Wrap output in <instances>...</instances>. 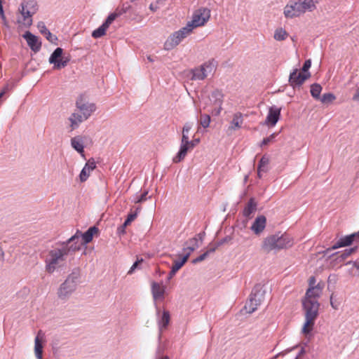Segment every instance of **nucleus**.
I'll use <instances>...</instances> for the list:
<instances>
[{
  "label": "nucleus",
  "instance_id": "20e7f679",
  "mask_svg": "<svg viewBox=\"0 0 359 359\" xmlns=\"http://www.w3.org/2000/svg\"><path fill=\"white\" fill-rule=\"evenodd\" d=\"M210 18V10L207 8H201L195 11L192 19L187 26L193 31L194 29L204 26Z\"/></svg>",
  "mask_w": 359,
  "mask_h": 359
},
{
  "label": "nucleus",
  "instance_id": "37998d69",
  "mask_svg": "<svg viewBox=\"0 0 359 359\" xmlns=\"http://www.w3.org/2000/svg\"><path fill=\"white\" fill-rule=\"evenodd\" d=\"M90 172H88V167L84 166L79 175V179L81 182H86L90 176Z\"/></svg>",
  "mask_w": 359,
  "mask_h": 359
},
{
  "label": "nucleus",
  "instance_id": "680f3d73",
  "mask_svg": "<svg viewBox=\"0 0 359 359\" xmlns=\"http://www.w3.org/2000/svg\"><path fill=\"white\" fill-rule=\"evenodd\" d=\"M353 100L359 102V88L356 90L355 93L353 95Z\"/></svg>",
  "mask_w": 359,
  "mask_h": 359
},
{
  "label": "nucleus",
  "instance_id": "9d476101",
  "mask_svg": "<svg viewBox=\"0 0 359 359\" xmlns=\"http://www.w3.org/2000/svg\"><path fill=\"white\" fill-rule=\"evenodd\" d=\"M209 100L213 107L211 110V114L218 116L222 110L224 94L219 90H215L212 92Z\"/></svg>",
  "mask_w": 359,
  "mask_h": 359
},
{
  "label": "nucleus",
  "instance_id": "f8f14e48",
  "mask_svg": "<svg viewBox=\"0 0 359 359\" xmlns=\"http://www.w3.org/2000/svg\"><path fill=\"white\" fill-rule=\"evenodd\" d=\"M76 107L79 111L85 116L86 118L90 116L91 114L95 111L96 107L93 103H89L86 97L81 95L76 101Z\"/></svg>",
  "mask_w": 359,
  "mask_h": 359
},
{
  "label": "nucleus",
  "instance_id": "bf43d9fd",
  "mask_svg": "<svg viewBox=\"0 0 359 359\" xmlns=\"http://www.w3.org/2000/svg\"><path fill=\"white\" fill-rule=\"evenodd\" d=\"M218 245H215L214 246H210L209 248V249L205 252H208V255L210 253L214 252L216 250V249L217 248Z\"/></svg>",
  "mask_w": 359,
  "mask_h": 359
},
{
  "label": "nucleus",
  "instance_id": "412c9836",
  "mask_svg": "<svg viewBox=\"0 0 359 359\" xmlns=\"http://www.w3.org/2000/svg\"><path fill=\"white\" fill-rule=\"evenodd\" d=\"M165 292V287L162 283L156 282L151 283V293L154 301H163Z\"/></svg>",
  "mask_w": 359,
  "mask_h": 359
},
{
  "label": "nucleus",
  "instance_id": "052dcab7",
  "mask_svg": "<svg viewBox=\"0 0 359 359\" xmlns=\"http://www.w3.org/2000/svg\"><path fill=\"white\" fill-rule=\"evenodd\" d=\"M0 15L1 17V18L3 20L5 19V15H4V8H3V6H2V1L0 0Z\"/></svg>",
  "mask_w": 359,
  "mask_h": 359
},
{
  "label": "nucleus",
  "instance_id": "c756f323",
  "mask_svg": "<svg viewBox=\"0 0 359 359\" xmlns=\"http://www.w3.org/2000/svg\"><path fill=\"white\" fill-rule=\"evenodd\" d=\"M257 203L253 198H250L243 209V214L245 217H250L255 212Z\"/></svg>",
  "mask_w": 359,
  "mask_h": 359
},
{
  "label": "nucleus",
  "instance_id": "7ed1b4c3",
  "mask_svg": "<svg viewBox=\"0 0 359 359\" xmlns=\"http://www.w3.org/2000/svg\"><path fill=\"white\" fill-rule=\"evenodd\" d=\"M324 284L318 283L316 286H311L306 290L305 297L302 300L303 308L307 309V306L311 307V306L316 305V311L319 310L320 304L318 302V298L320 297Z\"/></svg>",
  "mask_w": 359,
  "mask_h": 359
},
{
  "label": "nucleus",
  "instance_id": "69168bd1",
  "mask_svg": "<svg viewBox=\"0 0 359 359\" xmlns=\"http://www.w3.org/2000/svg\"><path fill=\"white\" fill-rule=\"evenodd\" d=\"M131 223V222L126 219V221L124 222L123 224V233L125 232V228L128 226Z\"/></svg>",
  "mask_w": 359,
  "mask_h": 359
},
{
  "label": "nucleus",
  "instance_id": "5701e85b",
  "mask_svg": "<svg viewBox=\"0 0 359 359\" xmlns=\"http://www.w3.org/2000/svg\"><path fill=\"white\" fill-rule=\"evenodd\" d=\"M280 116V108L276 106L270 107L266 118V123L274 126L278 121Z\"/></svg>",
  "mask_w": 359,
  "mask_h": 359
},
{
  "label": "nucleus",
  "instance_id": "1a4fd4ad",
  "mask_svg": "<svg viewBox=\"0 0 359 359\" xmlns=\"http://www.w3.org/2000/svg\"><path fill=\"white\" fill-rule=\"evenodd\" d=\"M215 69V65L212 61L205 62L199 67L195 68L191 70L193 80H203L209 73H211Z\"/></svg>",
  "mask_w": 359,
  "mask_h": 359
},
{
  "label": "nucleus",
  "instance_id": "864d4df0",
  "mask_svg": "<svg viewBox=\"0 0 359 359\" xmlns=\"http://www.w3.org/2000/svg\"><path fill=\"white\" fill-rule=\"evenodd\" d=\"M148 194V191H144V193H142L140 196V198H137L135 200V203H142L143 201H145L147 200V195Z\"/></svg>",
  "mask_w": 359,
  "mask_h": 359
},
{
  "label": "nucleus",
  "instance_id": "09e8293b",
  "mask_svg": "<svg viewBox=\"0 0 359 359\" xmlns=\"http://www.w3.org/2000/svg\"><path fill=\"white\" fill-rule=\"evenodd\" d=\"M37 27H38V29H39V32H40L42 34H43L44 36L46 35V32L49 31V30L46 28V25H45V24H44V22H39V23H38V25H37Z\"/></svg>",
  "mask_w": 359,
  "mask_h": 359
},
{
  "label": "nucleus",
  "instance_id": "e433bc0d",
  "mask_svg": "<svg viewBox=\"0 0 359 359\" xmlns=\"http://www.w3.org/2000/svg\"><path fill=\"white\" fill-rule=\"evenodd\" d=\"M288 36L287 32L283 28H278L275 31L274 39L277 41L285 40Z\"/></svg>",
  "mask_w": 359,
  "mask_h": 359
},
{
  "label": "nucleus",
  "instance_id": "c03bdc74",
  "mask_svg": "<svg viewBox=\"0 0 359 359\" xmlns=\"http://www.w3.org/2000/svg\"><path fill=\"white\" fill-rule=\"evenodd\" d=\"M277 133H273L270 136L264 138L262 142H261V147L266 146L274 141L275 137H276Z\"/></svg>",
  "mask_w": 359,
  "mask_h": 359
},
{
  "label": "nucleus",
  "instance_id": "f257e3e1",
  "mask_svg": "<svg viewBox=\"0 0 359 359\" xmlns=\"http://www.w3.org/2000/svg\"><path fill=\"white\" fill-rule=\"evenodd\" d=\"M294 244V238L290 233H278L265 237L261 244V250L265 254L273 251L278 252L292 248Z\"/></svg>",
  "mask_w": 359,
  "mask_h": 359
},
{
  "label": "nucleus",
  "instance_id": "79ce46f5",
  "mask_svg": "<svg viewBox=\"0 0 359 359\" xmlns=\"http://www.w3.org/2000/svg\"><path fill=\"white\" fill-rule=\"evenodd\" d=\"M131 7L130 6H125V5H123V6L120 8V9H117L116 11V12L113 13H111L110 15H115V19L116 18H118V16L127 13L128 11H130V9H131Z\"/></svg>",
  "mask_w": 359,
  "mask_h": 359
},
{
  "label": "nucleus",
  "instance_id": "f704fd0d",
  "mask_svg": "<svg viewBox=\"0 0 359 359\" xmlns=\"http://www.w3.org/2000/svg\"><path fill=\"white\" fill-rule=\"evenodd\" d=\"M322 91V87L318 83H314L311 86V94L313 98L316 100L320 99V95Z\"/></svg>",
  "mask_w": 359,
  "mask_h": 359
},
{
  "label": "nucleus",
  "instance_id": "dca6fc26",
  "mask_svg": "<svg viewBox=\"0 0 359 359\" xmlns=\"http://www.w3.org/2000/svg\"><path fill=\"white\" fill-rule=\"evenodd\" d=\"M358 241L359 231L356 233L339 238V241L331 248V249L335 250L339 248L348 246L351 245L353 242H358Z\"/></svg>",
  "mask_w": 359,
  "mask_h": 359
},
{
  "label": "nucleus",
  "instance_id": "ddd939ff",
  "mask_svg": "<svg viewBox=\"0 0 359 359\" xmlns=\"http://www.w3.org/2000/svg\"><path fill=\"white\" fill-rule=\"evenodd\" d=\"M303 14L301 1H291L284 8V15L287 18H294Z\"/></svg>",
  "mask_w": 359,
  "mask_h": 359
},
{
  "label": "nucleus",
  "instance_id": "aec40b11",
  "mask_svg": "<svg viewBox=\"0 0 359 359\" xmlns=\"http://www.w3.org/2000/svg\"><path fill=\"white\" fill-rule=\"evenodd\" d=\"M44 337V333L39 330L34 339V353L37 359H42Z\"/></svg>",
  "mask_w": 359,
  "mask_h": 359
},
{
  "label": "nucleus",
  "instance_id": "4c0bfd02",
  "mask_svg": "<svg viewBox=\"0 0 359 359\" xmlns=\"http://www.w3.org/2000/svg\"><path fill=\"white\" fill-rule=\"evenodd\" d=\"M191 128V126L189 123H186L182 129V142H189V132Z\"/></svg>",
  "mask_w": 359,
  "mask_h": 359
},
{
  "label": "nucleus",
  "instance_id": "a18cd8bd",
  "mask_svg": "<svg viewBox=\"0 0 359 359\" xmlns=\"http://www.w3.org/2000/svg\"><path fill=\"white\" fill-rule=\"evenodd\" d=\"M85 166L88 167V172H91L96 168L95 160L93 158L89 159Z\"/></svg>",
  "mask_w": 359,
  "mask_h": 359
},
{
  "label": "nucleus",
  "instance_id": "4be33fe9",
  "mask_svg": "<svg viewBox=\"0 0 359 359\" xmlns=\"http://www.w3.org/2000/svg\"><path fill=\"white\" fill-rule=\"evenodd\" d=\"M23 37L26 39L28 46L33 51L37 52L40 50L41 43L39 41L37 36L29 32H26L24 34Z\"/></svg>",
  "mask_w": 359,
  "mask_h": 359
},
{
  "label": "nucleus",
  "instance_id": "ea45409f",
  "mask_svg": "<svg viewBox=\"0 0 359 359\" xmlns=\"http://www.w3.org/2000/svg\"><path fill=\"white\" fill-rule=\"evenodd\" d=\"M210 116L208 114H201L199 122L202 127L206 128L209 127L210 123Z\"/></svg>",
  "mask_w": 359,
  "mask_h": 359
},
{
  "label": "nucleus",
  "instance_id": "0e129e2a",
  "mask_svg": "<svg viewBox=\"0 0 359 359\" xmlns=\"http://www.w3.org/2000/svg\"><path fill=\"white\" fill-rule=\"evenodd\" d=\"M131 223V222L126 219V221L124 222L123 224V233L125 232V228L128 226Z\"/></svg>",
  "mask_w": 359,
  "mask_h": 359
},
{
  "label": "nucleus",
  "instance_id": "2f4dec72",
  "mask_svg": "<svg viewBox=\"0 0 359 359\" xmlns=\"http://www.w3.org/2000/svg\"><path fill=\"white\" fill-rule=\"evenodd\" d=\"M170 316L169 311H163L162 317L161 320H159L158 321V325L161 330H162L163 329H165L167 327L170 323Z\"/></svg>",
  "mask_w": 359,
  "mask_h": 359
},
{
  "label": "nucleus",
  "instance_id": "b1692460",
  "mask_svg": "<svg viewBox=\"0 0 359 359\" xmlns=\"http://www.w3.org/2000/svg\"><path fill=\"white\" fill-rule=\"evenodd\" d=\"M243 123V114L241 112L235 113L228 128V132L236 131L240 129Z\"/></svg>",
  "mask_w": 359,
  "mask_h": 359
},
{
  "label": "nucleus",
  "instance_id": "f3484780",
  "mask_svg": "<svg viewBox=\"0 0 359 359\" xmlns=\"http://www.w3.org/2000/svg\"><path fill=\"white\" fill-rule=\"evenodd\" d=\"M266 226V217L264 215H259L255 218L254 222L252 223L250 227V229L255 235L259 236L264 231Z\"/></svg>",
  "mask_w": 359,
  "mask_h": 359
},
{
  "label": "nucleus",
  "instance_id": "a19ab883",
  "mask_svg": "<svg viewBox=\"0 0 359 359\" xmlns=\"http://www.w3.org/2000/svg\"><path fill=\"white\" fill-rule=\"evenodd\" d=\"M335 99V95L330 93H325L321 97H320V101L324 104L332 102Z\"/></svg>",
  "mask_w": 359,
  "mask_h": 359
},
{
  "label": "nucleus",
  "instance_id": "2eb2a0df",
  "mask_svg": "<svg viewBox=\"0 0 359 359\" xmlns=\"http://www.w3.org/2000/svg\"><path fill=\"white\" fill-rule=\"evenodd\" d=\"M80 231H77L76 233L69 238L66 242L62 243L61 245L63 248L69 249V254L70 252H75L81 249V245L79 242Z\"/></svg>",
  "mask_w": 359,
  "mask_h": 359
},
{
  "label": "nucleus",
  "instance_id": "6e6552de",
  "mask_svg": "<svg viewBox=\"0 0 359 359\" xmlns=\"http://www.w3.org/2000/svg\"><path fill=\"white\" fill-rule=\"evenodd\" d=\"M76 288V282L72 277H68L61 284L57 291V296L62 300H67Z\"/></svg>",
  "mask_w": 359,
  "mask_h": 359
},
{
  "label": "nucleus",
  "instance_id": "4d7b16f0",
  "mask_svg": "<svg viewBox=\"0 0 359 359\" xmlns=\"http://www.w3.org/2000/svg\"><path fill=\"white\" fill-rule=\"evenodd\" d=\"M330 304L334 309H335V310L338 309L339 305L337 304H335V302H334V301H333V294L330 297Z\"/></svg>",
  "mask_w": 359,
  "mask_h": 359
},
{
  "label": "nucleus",
  "instance_id": "13d9d810",
  "mask_svg": "<svg viewBox=\"0 0 359 359\" xmlns=\"http://www.w3.org/2000/svg\"><path fill=\"white\" fill-rule=\"evenodd\" d=\"M309 287H311V286H316V278L313 276L310 277L309 278Z\"/></svg>",
  "mask_w": 359,
  "mask_h": 359
},
{
  "label": "nucleus",
  "instance_id": "7c9ffc66",
  "mask_svg": "<svg viewBox=\"0 0 359 359\" xmlns=\"http://www.w3.org/2000/svg\"><path fill=\"white\" fill-rule=\"evenodd\" d=\"M318 1L314 0H304L301 2L302 9L303 10V14L306 11H313L316 8V4H318Z\"/></svg>",
  "mask_w": 359,
  "mask_h": 359
},
{
  "label": "nucleus",
  "instance_id": "473e14b6",
  "mask_svg": "<svg viewBox=\"0 0 359 359\" xmlns=\"http://www.w3.org/2000/svg\"><path fill=\"white\" fill-rule=\"evenodd\" d=\"M357 250V248H352L350 249L345 250L342 253L338 255L336 257V261L341 262L349 257L351 254L354 253Z\"/></svg>",
  "mask_w": 359,
  "mask_h": 359
},
{
  "label": "nucleus",
  "instance_id": "c85d7f7f",
  "mask_svg": "<svg viewBox=\"0 0 359 359\" xmlns=\"http://www.w3.org/2000/svg\"><path fill=\"white\" fill-rule=\"evenodd\" d=\"M142 9L141 5H137L135 7H131V13L130 14V18L136 22H140L144 19V15L141 13L140 10Z\"/></svg>",
  "mask_w": 359,
  "mask_h": 359
},
{
  "label": "nucleus",
  "instance_id": "4468645a",
  "mask_svg": "<svg viewBox=\"0 0 359 359\" xmlns=\"http://www.w3.org/2000/svg\"><path fill=\"white\" fill-rule=\"evenodd\" d=\"M311 76L309 72H304L302 70L294 69L290 75L289 81L294 88L300 86Z\"/></svg>",
  "mask_w": 359,
  "mask_h": 359
},
{
  "label": "nucleus",
  "instance_id": "f03ea898",
  "mask_svg": "<svg viewBox=\"0 0 359 359\" xmlns=\"http://www.w3.org/2000/svg\"><path fill=\"white\" fill-rule=\"evenodd\" d=\"M69 255V249L63 248H54L49 250L45 259L46 271L53 273L57 269L61 267Z\"/></svg>",
  "mask_w": 359,
  "mask_h": 359
},
{
  "label": "nucleus",
  "instance_id": "393cba45",
  "mask_svg": "<svg viewBox=\"0 0 359 359\" xmlns=\"http://www.w3.org/2000/svg\"><path fill=\"white\" fill-rule=\"evenodd\" d=\"M259 304L260 300L257 298L256 294H252L249 300L246 302L244 309L247 313H252L257 310Z\"/></svg>",
  "mask_w": 359,
  "mask_h": 359
},
{
  "label": "nucleus",
  "instance_id": "603ef678",
  "mask_svg": "<svg viewBox=\"0 0 359 359\" xmlns=\"http://www.w3.org/2000/svg\"><path fill=\"white\" fill-rule=\"evenodd\" d=\"M311 66V60H307L305 61V62H304V65L302 67V70L303 72H309L308 71L310 69Z\"/></svg>",
  "mask_w": 359,
  "mask_h": 359
},
{
  "label": "nucleus",
  "instance_id": "774afa93",
  "mask_svg": "<svg viewBox=\"0 0 359 359\" xmlns=\"http://www.w3.org/2000/svg\"><path fill=\"white\" fill-rule=\"evenodd\" d=\"M204 233H200L197 234L195 237H197L198 240H200L201 242L203 240Z\"/></svg>",
  "mask_w": 359,
  "mask_h": 359
},
{
  "label": "nucleus",
  "instance_id": "a211bd4d",
  "mask_svg": "<svg viewBox=\"0 0 359 359\" xmlns=\"http://www.w3.org/2000/svg\"><path fill=\"white\" fill-rule=\"evenodd\" d=\"M194 147V144L192 142H182L180 144V148L177 154V155L172 158V161L175 163H177L184 160L185 156L187 154L189 150L193 149Z\"/></svg>",
  "mask_w": 359,
  "mask_h": 359
},
{
  "label": "nucleus",
  "instance_id": "3c124183",
  "mask_svg": "<svg viewBox=\"0 0 359 359\" xmlns=\"http://www.w3.org/2000/svg\"><path fill=\"white\" fill-rule=\"evenodd\" d=\"M187 243H189L191 246H193L195 248H198L199 246L198 240L197 237H194V238L189 239L187 241Z\"/></svg>",
  "mask_w": 359,
  "mask_h": 359
},
{
  "label": "nucleus",
  "instance_id": "9b49d317",
  "mask_svg": "<svg viewBox=\"0 0 359 359\" xmlns=\"http://www.w3.org/2000/svg\"><path fill=\"white\" fill-rule=\"evenodd\" d=\"M63 50L61 48H57L49 57V62L53 64V68L60 69L65 67L69 60L62 57Z\"/></svg>",
  "mask_w": 359,
  "mask_h": 359
},
{
  "label": "nucleus",
  "instance_id": "6e6d98bb",
  "mask_svg": "<svg viewBox=\"0 0 359 359\" xmlns=\"http://www.w3.org/2000/svg\"><path fill=\"white\" fill-rule=\"evenodd\" d=\"M196 248H195L193 246H189L186 248H184V251L186 252V254H189V257L190 256L191 253L194 251Z\"/></svg>",
  "mask_w": 359,
  "mask_h": 359
},
{
  "label": "nucleus",
  "instance_id": "5fc2aeb1",
  "mask_svg": "<svg viewBox=\"0 0 359 359\" xmlns=\"http://www.w3.org/2000/svg\"><path fill=\"white\" fill-rule=\"evenodd\" d=\"M208 255V252H204L203 254H202L201 255H200L199 257H198L197 258H196L193 262L194 263H197V262H202L203 261Z\"/></svg>",
  "mask_w": 359,
  "mask_h": 359
},
{
  "label": "nucleus",
  "instance_id": "6ab92c4d",
  "mask_svg": "<svg viewBox=\"0 0 359 359\" xmlns=\"http://www.w3.org/2000/svg\"><path fill=\"white\" fill-rule=\"evenodd\" d=\"M115 20V15H109L105 22L92 33V36L95 39L100 38L106 34L107 29L109 25Z\"/></svg>",
  "mask_w": 359,
  "mask_h": 359
},
{
  "label": "nucleus",
  "instance_id": "de8ad7c7",
  "mask_svg": "<svg viewBox=\"0 0 359 359\" xmlns=\"http://www.w3.org/2000/svg\"><path fill=\"white\" fill-rule=\"evenodd\" d=\"M47 40H48L50 42L53 43H56V41H57V38L55 35L52 34L49 31L46 32L45 35Z\"/></svg>",
  "mask_w": 359,
  "mask_h": 359
},
{
  "label": "nucleus",
  "instance_id": "cd10ccee",
  "mask_svg": "<svg viewBox=\"0 0 359 359\" xmlns=\"http://www.w3.org/2000/svg\"><path fill=\"white\" fill-rule=\"evenodd\" d=\"M71 145L76 151L84 157V147L82 137L76 136L72 138Z\"/></svg>",
  "mask_w": 359,
  "mask_h": 359
},
{
  "label": "nucleus",
  "instance_id": "49530a36",
  "mask_svg": "<svg viewBox=\"0 0 359 359\" xmlns=\"http://www.w3.org/2000/svg\"><path fill=\"white\" fill-rule=\"evenodd\" d=\"M140 210V208H137L135 211H130V212L128 215L127 219H129L131 222L134 221L136 219Z\"/></svg>",
  "mask_w": 359,
  "mask_h": 359
},
{
  "label": "nucleus",
  "instance_id": "338daca9",
  "mask_svg": "<svg viewBox=\"0 0 359 359\" xmlns=\"http://www.w3.org/2000/svg\"><path fill=\"white\" fill-rule=\"evenodd\" d=\"M131 223V222L126 219V221L124 222L123 224V233L125 232V228L128 226Z\"/></svg>",
  "mask_w": 359,
  "mask_h": 359
},
{
  "label": "nucleus",
  "instance_id": "423d86ee",
  "mask_svg": "<svg viewBox=\"0 0 359 359\" xmlns=\"http://www.w3.org/2000/svg\"><path fill=\"white\" fill-rule=\"evenodd\" d=\"M192 31L187 25L177 32L172 34L165 41L164 48L171 50L177 46L184 38L189 36Z\"/></svg>",
  "mask_w": 359,
  "mask_h": 359
},
{
  "label": "nucleus",
  "instance_id": "a878e982",
  "mask_svg": "<svg viewBox=\"0 0 359 359\" xmlns=\"http://www.w3.org/2000/svg\"><path fill=\"white\" fill-rule=\"evenodd\" d=\"M86 119H88V118H86L85 116L82 114L76 112L73 113L69 118V121H70L71 130H74L78 128L79 125Z\"/></svg>",
  "mask_w": 359,
  "mask_h": 359
},
{
  "label": "nucleus",
  "instance_id": "e2e57ef3",
  "mask_svg": "<svg viewBox=\"0 0 359 359\" xmlns=\"http://www.w3.org/2000/svg\"><path fill=\"white\" fill-rule=\"evenodd\" d=\"M177 272V271L176 270H174L172 268H171V270H170V271L169 273V275H168V279L172 278L175 275V273Z\"/></svg>",
  "mask_w": 359,
  "mask_h": 359
},
{
  "label": "nucleus",
  "instance_id": "72a5a7b5",
  "mask_svg": "<svg viewBox=\"0 0 359 359\" xmlns=\"http://www.w3.org/2000/svg\"><path fill=\"white\" fill-rule=\"evenodd\" d=\"M269 163V158L266 155L263 156L259 161L257 170L259 174L262 172H266L267 165Z\"/></svg>",
  "mask_w": 359,
  "mask_h": 359
},
{
  "label": "nucleus",
  "instance_id": "bb28decb",
  "mask_svg": "<svg viewBox=\"0 0 359 359\" xmlns=\"http://www.w3.org/2000/svg\"><path fill=\"white\" fill-rule=\"evenodd\" d=\"M98 232V229L95 226L89 228L85 233H81L80 231V237H82V243L86 245L92 241L93 236Z\"/></svg>",
  "mask_w": 359,
  "mask_h": 359
},
{
  "label": "nucleus",
  "instance_id": "58836bf2",
  "mask_svg": "<svg viewBox=\"0 0 359 359\" xmlns=\"http://www.w3.org/2000/svg\"><path fill=\"white\" fill-rule=\"evenodd\" d=\"M346 265L351 266L350 269V273L353 276H359V262H348L346 264Z\"/></svg>",
  "mask_w": 359,
  "mask_h": 359
},
{
  "label": "nucleus",
  "instance_id": "8fccbe9b",
  "mask_svg": "<svg viewBox=\"0 0 359 359\" xmlns=\"http://www.w3.org/2000/svg\"><path fill=\"white\" fill-rule=\"evenodd\" d=\"M143 262V259H141L140 260H137L133 266L130 267V270L128 271V274H132L135 269H137L140 263Z\"/></svg>",
  "mask_w": 359,
  "mask_h": 359
},
{
  "label": "nucleus",
  "instance_id": "c9c22d12",
  "mask_svg": "<svg viewBox=\"0 0 359 359\" xmlns=\"http://www.w3.org/2000/svg\"><path fill=\"white\" fill-rule=\"evenodd\" d=\"M188 259H189V254H186L185 255L183 256V257L182 258L181 260H175L173 262L172 268L174 270H176L177 271H178L183 266V265L187 262Z\"/></svg>",
  "mask_w": 359,
  "mask_h": 359
},
{
  "label": "nucleus",
  "instance_id": "39448f33",
  "mask_svg": "<svg viewBox=\"0 0 359 359\" xmlns=\"http://www.w3.org/2000/svg\"><path fill=\"white\" fill-rule=\"evenodd\" d=\"M304 310L305 312V322L302 328V333L306 336L313 330L315 321L318 316V311H316V305L311 306V307L307 306V309H304Z\"/></svg>",
  "mask_w": 359,
  "mask_h": 359
},
{
  "label": "nucleus",
  "instance_id": "0eeeda50",
  "mask_svg": "<svg viewBox=\"0 0 359 359\" xmlns=\"http://www.w3.org/2000/svg\"><path fill=\"white\" fill-rule=\"evenodd\" d=\"M35 2L34 1L26 0L21 4L20 13L22 20L18 22L25 27H29L32 24V16L35 13Z\"/></svg>",
  "mask_w": 359,
  "mask_h": 359
}]
</instances>
